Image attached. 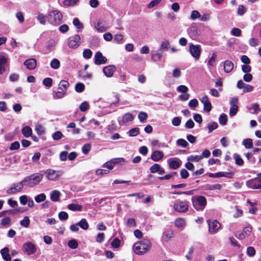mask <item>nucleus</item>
Segmentation results:
<instances>
[{
  "label": "nucleus",
  "mask_w": 261,
  "mask_h": 261,
  "mask_svg": "<svg viewBox=\"0 0 261 261\" xmlns=\"http://www.w3.org/2000/svg\"><path fill=\"white\" fill-rule=\"evenodd\" d=\"M95 61L94 63L96 65H100L105 64L107 62V58L102 56L101 53L98 51L95 54Z\"/></svg>",
  "instance_id": "obj_17"
},
{
  "label": "nucleus",
  "mask_w": 261,
  "mask_h": 261,
  "mask_svg": "<svg viewBox=\"0 0 261 261\" xmlns=\"http://www.w3.org/2000/svg\"><path fill=\"white\" fill-rule=\"evenodd\" d=\"M1 254L3 258L6 261H11V258L9 253V249L8 247H5L1 250Z\"/></svg>",
  "instance_id": "obj_24"
},
{
  "label": "nucleus",
  "mask_w": 261,
  "mask_h": 261,
  "mask_svg": "<svg viewBox=\"0 0 261 261\" xmlns=\"http://www.w3.org/2000/svg\"><path fill=\"white\" fill-rule=\"evenodd\" d=\"M69 84L66 81H61L59 84V89L62 90H65L66 92L67 88L69 87Z\"/></svg>",
  "instance_id": "obj_38"
},
{
  "label": "nucleus",
  "mask_w": 261,
  "mask_h": 261,
  "mask_svg": "<svg viewBox=\"0 0 261 261\" xmlns=\"http://www.w3.org/2000/svg\"><path fill=\"white\" fill-rule=\"evenodd\" d=\"M77 225L84 230H87L89 228V224L85 219H82L77 223Z\"/></svg>",
  "instance_id": "obj_31"
},
{
  "label": "nucleus",
  "mask_w": 261,
  "mask_h": 261,
  "mask_svg": "<svg viewBox=\"0 0 261 261\" xmlns=\"http://www.w3.org/2000/svg\"><path fill=\"white\" fill-rule=\"evenodd\" d=\"M30 220L28 216H25L23 219L20 221V224L22 226L28 228L29 226Z\"/></svg>",
  "instance_id": "obj_41"
},
{
  "label": "nucleus",
  "mask_w": 261,
  "mask_h": 261,
  "mask_svg": "<svg viewBox=\"0 0 261 261\" xmlns=\"http://www.w3.org/2000/svg\"><path fill=\"white\" fill-rule=\"evenodd\" d=\"M170 47V43L168 40H165L162 42L160 50L162 51L167 50Z\"/></svg>",
  "instance_id": "obj_36"
},
{
  "label": "nucleus",
  "mask_w": 261,
  "mask_h": 261,
  "mask_svg": "<svg viewBox=\"0 0 261 261\" xmlns=\"http://www.w3.org/2000/svg\"><path fill=\"white\" fill-rule=\"evenodd\" d=\"M114 166H115V164H114L113 159L105 163L103 165V167L107 168L109 169V170L113 169L114 168Z\"/></svg>",
  "instance_id": "obj_50"
},
{
  "label": "nucleus",
  "mask_w": 261,
  "mask_h": 261,
  "mask_svg": "<svg viewBox=\"0 0 261 261\" xmlns=\"http://www.w3.org/2000/svg\"><path fill=\"white\" fill-rule=\"evenodd\" d=\"M208 175L210 177H225L229 178H231L233 175V173L232 172H219L215 173H210Z\"/></svg>",
  "instance_id": "obj_16"
},
{
  "label": "nucleus",
  "mask_w": 261,
  "mask_h": 261,
  "mask_svg": "<svg viewBox=\"0 0 261 261\" xmlns=\"http://www.w3.org/2000/svg\"><path fill=\"white\" fill-rule=\"evenodd\" d=\"M35 130L39 135H42L45 133V129L44 127L39 124L35 126Z\"/></svg>",
  "instance_id": "obj_40"
},
{
  "label": "nucleus",
  "mask_w": 261,
  "mask_h": 261,
  "mask_svg": "<svg viewBox=\"0 0 261 261\" xmlns=\"http://www.w3.org/2000/svg\"><path fill=\"white\" fill-rule=\"evenodd\" d=\"M91 148V145L89 143L85 144L82 148V152L84 154H87L88 153Z\"/></svg>",
  "instance_id": "obj_51"
},
{
  "label": "nucleus",
  "mask_w": 261,
  "mask_h": 261,
  "mask_svg": "<svg viewBox=\"0 0 261 261\" xmlns=\"http://www.w3.org/2000/svg\"><path fill=\"white\" fill-rule=\"evenodd\" d=\"M164 157V153L162 151L156 150L153 151L151 155L150 158L154 162H158Z\"/></svg>",
  "instance_id": "obj_22"
},
{
  "label": "nucleus",
  "mask_w": 261,
  "mask_h": 261,
  "mask_svg": "<svg viewBox=\"0 0 261 261\" xmlns=\"http://www.w3.org/2000/svg\"><path fill=\"white\" fill-rule=\"evenodd\" d=\"M173 236V232L171 230H168L164 232L162 236V240L164 241L167 242L168 241L170 238H172Z\"/></svg>",
  "instance_id": "obj_32"
},
{
  "label": "nucleus",
  "mask_w": 261,
  "mask_h": 261,
  "mask_svg": "<svg viewBox=\"0 0 261 261\" xmlns=\"http://www.w3.org/2000/svg\"><path fill=\"white\" fill-rule=\"evenodd\" d=\"M8 57L7 55L0 54V74H3L6 70L8 66Z\"/></svg>",
  "instance_id": "obj_13"
},
{
  "label": "nucleus",
  "mask_w": 261,
  "mask_h": 261,
  "mask_svg": "<svg viewBox=\"0 0 261 261\" xmlns=\"http://www.w3.org/2000/svg\"><path fill=\"white\" fill-rule=\"evenodd\" d=\"M79 108L81 112H86L90 109V105L87 101H85L80 105Z\"/></svg>",
  "instance_id": "obj_37"
},
{
  "label": "nucleus",
  "mask_w": 261,
  "mask_h": 261,
  "mask_svg": "<svg viewBox=\"0 0 261 261\" xmlns=\"http://www.w3.org/2000/svg\"><path fill=\"white\" fill-rule=\"evenodd\" d=\"M116 70V67L114 65H109L103 68L104 74L108 77H111L113 75Z\"/></svg>",
  "instance_id": "obj_20"
},
{
  "label": "nucleus",
  "mask_w": 261,
  "mask_h": 261,
  "mask_svg": "<svg viewBox=\"0 0 261 261\" xmlns=\"http://www.w3.org/2000/svg\"><path fill=\"white\" fill-rule=\"evenodd\" d=\"M63 135L61 132L57 131L52 135V138L54 140H59L63 137Z\"/></svg>",
  "instance_id": "obj_52"
},
{
  "label": "nucleus",
  "mask_w": 261,
  "mask_h": 261,
  "mask_svg": "<svg viewBox=\"0 0 261 261\" xmlns=\"http://www.w3.org/2000/svg\"><path fill=\"white\" fill-rule=\"evenodd\" d=\"M24 186L22 181L12 185L11 187L7 190V193L10 195L14 194L20 192Z\"/></svg>",
  "instance_id": "obj_11"
},
{
  "label": "nucleus",
  "mask_w": 261,
  "mask_h": 261,
  "mask_svg": "<svg viewBox=\"0 0 261 261\" xmlns=\"http://www.w3.org/2000/svg\"><path fill=\"white\" fill-rule=\"evenodd\" d=\"M56 45V42L53 39L48 41L46 45V48L49 50H51Z\"/></svg>",
  "instance_id": "obj_53"
},
{
  "label": "nucleus",
  "mask_w": 261,
  "mask_h": 261,
  "mask_svg": "<svg viewBox=\"0 0 261 261\" xmlns=\"http://www.w3.org/2000/svg\"><path fill=\"white\" fill-rule=\"evenodd\" d=\"M176 90L178 92L185 93L188 91V88L185 85H180L177 87Z\"/></svg>",
  "instance_id": "obj_62"
},
{
  "label": "nucleus",
  "mask_w": 261,
  "mask_h": 261,
  "mask_svg": "<svg viewBox=\"0 0 261 261\" xmlns=\"http://www.w3.org/2000/svg\"><path fill=\"white\" fill-rule=\"evenodd\" d=\"M147 118V114L144 112H141L138 115V118L141 122H143Z\"/></svg>",
  "instance_id": "obj_63"
},
{
  "label": "nucleus",
  "mask_w": 261,
  "mask_h": 261,
  "mask_svg": "<svg viewBox=\"0 0 261 261\" xmlns=\"http://www.w3.org/2000/svg\"><path fill=\"white\" fill-rule=\"evenodd\" d=\"M246 186L252 189H261V178L256 177L246 181Z\"/></svg>",
  "instance_id": "obj_9"
},
{
  "label": "nucleus",
  "mask_w": 261,
  "mask_h": 261,
  "mask_svg": "<svg viewBox=\"0 0 261 261\" xmlns=\"http://www.w3.org/2000/svg\"><path fill=\"white\" fill-rule=\"evenodd\" d=\"M208 230L211 233H216L221 228L220 223L217 220H207Z\"/></svg>",
  "instance_id": "obj_12"
},
{
  "label": "nucleus",
  "mask_w": 261,
  "mask_h": 261,
  "mask_svg": "<svg viewBox=\"0 0 261 261\" xmlns=\"http://www.w3.org/2000/svg\"><path fill=\"white\" fill-rule=\"evenodd\" d=\"M242 143L246 148H251L253 147L252 140L250 138L244 139Z\"/></svg>",
  "instance_id": "obj_34"
},
{
  "label": "nucleus",
  "mask_w": 261,
  "mask_h": 261,
  "mask_svg": "<svg viewBox=\"0 0 261 261\" xmlns=\"http://www.w3.org/2000/svg\"><path fill=\"white\" fill-rule=\"evenodd\" d=\"M63 16L58 10L50 11L48 15V20L49 23L54 25H60L62 22Z\"/></svg>",
  "instance_id": "obj_3"
},
{
  "label": "nucleus",
  "mask_w": 261,
  "mask_h": 261,
  "mask_svg": "<svg viewBox=\"0 0 261 261\" xmlns=\"http://www.w3.org/2000/svg\"><path fill=\"white\" fill-rule=\"evenodd\" d=\"M94 28L98 32L100 33L104 32L109 29L104 22L100 20L97 21L94 23Z\"/></svg>",
  "instance_id": "obj_19"
},
{
  "label": "nucleus",
  "mask_w": 261,
  "mask_h": 261,
  "mask_svg": "<svg viewBox=\"0 0 261 261\" xmlns=\"http://www.w3.org/2000/svg\"><path fill=\"white\" fill-rule=\"evenodd\" d=\"M202 159V157L200 155H190L187 158V160L189 162H199Z\"/></svg>",
  "instance_id": "obj_39"
},
{
  "label": "nucleus",
  "mask_w": 261,
  "mask_h": 261,
  "mask_svg": "<svg viewBox=\"0 0 261 261\" xmlns=\"http://www.w3.org/2000/svg\"><path fill=\"white\" fill-rule=\"evenodd\" d=\"M43 177L42 174L36 173L25 177L22 181L25 186L33 187L40 183L42 180Z\"/></svg>",
  "instance_id": "obj_1"
},
{
  "label": "nucleus",
  "mask_w": 261,
  "mask_h": 261,
  "mask_svg": "<svg viewBox=\"0 0 261 261\" xmlns=\"http://www.w3.org/2000/svg\"><path fill=\"white\" fill-rule=\"evenodd\" d=\"M219 123L222 125H224L226 124L227 121V116L225 114H222L220 115L219 119Z\"/></svg>",
  "instance_id": "obj_48"
},
{
  "label": "nucleus",
  "mask_w": 261,
  "mask_h": 261,
  "mask_svg": "<svg viewBox=\"0 0 261 261\" xmlns=\"http://www.w3.org/2000/svg\"><path fill=\"white\" fill-rule=\"evenodd\" d=\"M139 132H140L139 128L138 127H136V128H132L131 129H130L129 130V132H128V134L129 136L130 137H135L139 134Z\"/></svg>",
  "instance_id": "obj_46"
},
{
  "label": "nucleus",
  "mask_w": 261,
  "mask_h": 261,
  "mask_svg": "<svg viewBox=\"0 0 261 261\" xmlns=\"http://www.w3.org/2000/svg\"><path fill=\"white\" fill-rule=\"evenodd\" d=\"M21 132L23 135L26 138L30 137L32 134V129L29 126H25L23 127L21 129Z\"/></svg>",
  "instance_id": "obj_28"
},
{
  "label": "nucleus",
  "mask_w": 261,
  "mask_h": 261,
  "mask_svg": "<svg viewBox=\"0 0 261 261\" xmlns=\"http://www.w3.org/2000/svg\"><path fill=\"white\" fill-rule=\"evenodd\" d=\"M216 58V56L214 53L212 54L211 57L208 58L207 60V65L209 68H210L211 67L214 66V63L215 62Z\"/></svg>",
  "instance_id": "obj_33"
},
{
  "label": "nucleus",
  "mask_w": 261,
  "mask_h": 261,
  "mask_svg": "<svg viewBox=\"0 0 261 261\" xmlns=\"http://www.w3.org/2000/svg\"><path fill=\"white\" fill-rule=\"evenodd\" d=\"M181 123V119L179 117H175L172 120V124L173 125L177 126Z\"/></svg>",
  "instance_id": "obj_64"
},
{
  "label": "nucleus",
  "mask_w": 261,
  "mask_h": 261,
  "mask_svg": "<svg viewBox=\"0 0 261 261\" xmlns=\"http://www.w3.org/2000/svg\"><path fill=\"white\" fill-rule=\"evenodd\" d=\"M44 174L48 180L57 181L62 175L63 172L61 171H56L49 169L45 171Z\"/></svg>",
  "instance_id": "obj_6"
},
{
  "label": "nucleus",
  "mask_w": 261,
  "mask_h": 261,
  "mask_svg": "<svg viewBox=\"0 0 261 261\" xmlns=\"http://www.w3.org/2000/svg\"><path fill=\"white\" fill-rule=\"evenodd\" d=\"M68 208L72 211H81L82 206L78 204L71 203L68 205Z\"/></svg>",
  "instance_id": "obj_30"
},
{
  "label": "nucleus",
  "mask_w": 261,
  "mask_h": 261,
  "mask_svg": "<svg viewBox=\"0 0 261 261\" xmlns=\"http://www.w3.org/2000/svg\"><path fill=\"white\" fill-rule=\"evenodd\" d=\"M46 195L44 193H41L36 197H35V200L37 203H40L41 202L44 201L46 199Z\"/></svg>",
  "instance_id": "obj_43"
},
{
  "label": "nucleus",
  "mask_w": 261,
  "mask_h": 261,
  "mask_svg": "<svg viewBox=\"0 0 261 261\" xmlns=\"http://www.w3.org/2000/svg\"><path fill=\"white\" fill-rule=\"evenodd\" d=\"M189 52L191 55L196 60H198L199 59L201 53V46L199 44H189Z\"/></svg>",
  "instance_id": "obj_7"
},
{
  "label": "nucleus",
  "mask_w": 261,
  "mask_h": 261,
  "mask_svg": "<svg viewBox=\"0 0 261 261\" xmlns=\"http://www.w3.org/2000/svg\"><path fill=\"white\" fill-rule=\"evenodd\" d=\"M43 84L47 87H50L53 84V80L50 77L45 78L43 81Z\"/></svg>",
  "instance_id": "obj_57"
},
{
  "label": "nucleus",
  "mask_w": 261,
  "mask_h": 261,
  "mask_svg": "<svg viewBox=\"0 0 261 261\" xmlns=\"http://www.w3.org/2000/svg\"><path fill=\"white\" fill-rule=\"evenodd\" d=\"M151 244L149 241L143 240L135 244L133 246L134 252L138 255H141L149 250Z\"/></svg>",
  "instance_id": "obj_2"
},
{
  "label": "nucleus",
  "mask_w": 261,
  "mask_h": 261,
  "mask_svg": "<svg viewBox=\"0 0 261 261\" xmlns=\"http://www.w3.org/2000/svg\"><path fill=\"white\" fill-rule=\"evenodd\" d=\"M176 144L178 146H182L183 147H186L188 145V143L185 140L182 139L177 140Z\"/></svg>",
  "instance_id": "obj_59"
},
{
  "label": "nucleus",
  "mask_w": 261,
  "mask_h": 261,
  "mask_svg": "<svg viewBox=\"0 0 261 261\" xmlns=\"http://www.w3.org/2000/svg\"><path fill=\"white\" fill-rule=\"evenodd\" d=\"M22 250L27 254L31 255L36 252L37 248L34 244L28 242L23 245Z\"/></svg>",
  "instance_id": "obj_10"
},
{
  "label": "nucleus",
  "mask_w": 261,
  "mask_h": 261,
  "mask_svg": "<svg viewBox=\"0 0 261 261\" xmlns=\"http://www.w3.org/2000/svg\"><path fill=\"white\" fill-rule=\"evenodd\" d=\"M75 89L77 92H82L85 89V85L83 83H79L75 85Z\"/></svg>",
  "instance_id": "obj_54"
},
{
  "label": "nucleus",
  "mask_w": 261,
  "mask_h": 261,
  "mask_svg": "<svg viewBox=\"0 0 261 261\" xmlns=\"http://www.w3.org/2000/svg\"><path fill=\"white\" fill-rule=\"evenodd\" d=\"M50 65L53 69H58L60 66V62L58 59H54L51 60Z\"/></svg>",
  "instance_id": "obj_35"
},
{
  "label": "nucleus",
  "mask_w": 261,
  "mask_h": 261,
  "mask_svg": "<svg viewBox=\"0 0 261 261\" xmlns=\"http://www.w3.org/2000/svg\"><path fill=\"white\" fill-rule=\"evenodd\" d=\"M60 196L61 193L60 191L55 190L50 192V198L51 201L54 202H57L59 201Z\"/></svg>",
  "instance_id": "obj_27"
},
{
  "label": "nucleus",
  "mask_w": 261,
  "mask_h": 261,
  "mask_svg": "<svg viewBox=\"0 0 261 261\" xmlns=\"http://www.w3.org/2000/svg\"><path fill=\"white\" fill-rule=\"evenodd\" d=\"M207 189L210 190H220L222 188V185L220 184L207 185Z\"/></svg>",
  "instance_id": "obj_45"
},
{
  "label": "nucleus",
  "mask_w": 261,
  "mask_h": 261,
  "mask_svg": "<svg viewBox=\"0 0 261 261\" xmlns=\"http://www.w3.org/2000/svg\"><path fill=\"white\" fill-rule=\"evenodd\" d=\"M162 54L158 51H153L152 53V59L154 61H157L161 60Z\"/></svg>",
  "instance_id": "obj_44"
},
{
  "label": "nucleus",
  "mask_w": 261,
  "mask_h": 261,
  "mask_svg": "<svg viewBox=\"0 0 261 261\" xmlns=\"http://www.w3.org/2000/svg\"><path fill=\"white\" fill-rule=\"evenodd\" d=\"M167 163L170 168L172 169H177L181 165V160L177 158H172L168 160Z\"/></svg>",
  "instance_id": "obj_14"
},
{
  "label": "nucleus",
  "mask_w": 261,
  "mask_h": 261,
  "mask_svg": "<svg viewBox=\"0 0 261 261\" xmlns=\"http://www.w3.org/2000/svg\"><path fill=\"white\" fill-rule=\"evenodd\" d=\"M175 226L180 230H183L186 226L185 220L181 218H178L175 220Z\"/></svg>",
  "instance_id": "obj_26"
},
{
  "label": "nucleus",
  "mask_w": 261,
  "mask_h": 261,
  "mask_svg": "<svg viewBox=\"0 0 261 261\" xmlns=\"http://www.w3.org/2000/svg\"><path fill=\"white\" fill-rule=\"evenodd\" d=\"M92 55V51L89 49H85L83 51V57L86 59H89L91 58Z\"/></svg>",
  "instance_id": "obj_49"
},
{
  "label": "nucleus",
  "mask_w": 261,
  "mask_h": 261,
  "mask_svg": "<svg viewBox=\"0 0 261 261\" xmlns=\"http://www.w3.org/2000/svg\"><path fill=\"white\" fill-rule=\"evenodd\" d=\"M120 241L118 238H115L111 243L112 246L114 248H118L120 246Z\"/></svg>",
  "instance_id": "obj_61"
},
{
  "label": "nucleus",
  "mask_w": 261,
  "mask_h": 261,
  "mask_svg": "<svg viewBox=\"0 0 261 261\" xmlns=\"http://www.w3.org/2000/svg\"><path fill=\"white\" fill-rule=\"evenodd\" d=\"M223 68L226 73H229L233 69V63L229 60H226L223 63Z\"/></svg>",
  "instance_id": "obj_25"
},
{
  "label": "nucleus",
  "mask_w": 261,
  "mask_h": 261,
  "mask_svg": "<svg viewBox=\"0 0 261 261\" xmlns=\"http://www.w3.org/2000/svg\"><path fill=\"white\" fill-rule=\"evenodd\" d=\"M134 119V116L131 113H127L125 114L121 118H119L118 122L120 125H122L133 121Z\"/></svg>",
  "instance_id": "obj_15"
},
{
  "label": "nucleus",
  "mask_w": 261,
  "mask_h": 261,
  "mask_svg": "<svg viewBox=\"0 0 261 261\" xmlns=\"http://www.w3.org/2000/svg\"><path fill=\"white\" fill-rule=\"evenodd\" d=\"M66 92L65 90H62L61 91H57L55 93L54 95V98L56 99H59L63 97L66 94Z\"/></svg>",
  "instance_id": "obj_47"
},
{
  "label": "nucleus",
  "mask_w": 261,
  "mask_h": 261,
  "mask_svg": "<svg viewBox=\"0 0 261 261\" xmlns=\"http://www.w3.org/2000/svg\"><path fill=\"white\" fill-rule=\"evenodd\" d=\"M150 171L152 173H158L160 175H163L165 173L164 169L158 164H154L151 166L150 168Z\"/></svg>",
  "instance_id": "obj_21"
},
{
  "label": "nucleus",
  "mask_w": 261,
  "mask_h": 261,
  "mask_svg": "<svg viewBox=\"0 0 261 261\" xmlns=\"http://www.w3.org/2000/svg\"><path fill=\"white\" fill-rule=\"evenodd\" d=\"M200 101L203 104L204 111L209 112L212 109V105L211 102L209 101L208 96L207 95H204L200 99Z\"/></svg>",
  "instance_id": "obj_18"
},
{
  "label": "nucleus",
  "mask_w": 261,
  "mask_h": 261,
  "mask_svg": "<svg viewBox=\"0 0 261 261\" xmlns=\"http://www.w3.org/2000/svg\"><path fill=\"white\" fill-rule=\"evenodd\" d=\"M81 43V38L78 35H75L69 38L68 45L71 48H77Z\"/></svg>",
  "instance_id": "obj_8"
},
{
  "label": "nucleus",
  "mask_w": 261,
  "mask_h": 261,
  "mask_svg": "<svg viewBox=\"0 0 261 261\" xmlns=\"http://www.w3.org/2000/svg\"><path fill=\"white\" fill-rule=\"evenodd\" d=\"M24 65L28 69L33 70L36 68L37 65L36 60L33 58L27 60L24 62Z\"/></svg>",
  "instance_id": "obj_23"
},
{
  "label": "nucleus",
  "mask_w": 261,
  "mask_h": 261,
  "mask_svg": "<svg viewBox=\"0 0 261 261\" xmlns=\"http://www.w3.org/2000/svg\"><path fill=\"white\" fill-rule=\"evenodd\" d=\"M233 157L235 160V163L236 164L239 166H241L243 164L244 161L240 155L237 153H234L233 155Z\"/></svg>",
  "instance_id": "obj_42"
},
{
  "label": "nucleus",
  "mask_w": 261,
  "mask_h": 261,
  "mask_svg": "<svg viewBox=\"0 0 261 261\" xmlns=\"http://www.w3.org/2000/svg\"><path fill=\"white\" fill-rule=\"evenodd\" d=\"M231 34L234 36L239 37L241 35V30L239 28H233L231 31Z\"/></svg>",
  "instance_id": "obj_60"
},
{
  "label": "nucleus",
  "mask_w": 261,
  "mask_h": 261,
  "mask_svg": "<svg viewBox=\"0 0 261 261\" xmlns=\"http://www.w3.org/2000/svg\"><path fill=\"white\" fill-rule=\"evenodd\" d=\"M238 111V106H231L229 110V115L232 117L236 115Z\"/></svg>",
  "instance_id": "obj_56"
},
{
  "label": "nucleus",
  "mask_w": 261,
  "mask_h": 261,
  "mask_svg": "<svg viewBox=\"0 0 261 261\" xmlns=\"http://www.w3.org/2000/svg\"><path fill=\"white\" fill-rule=\"evenodd\" d=\"M73 24L76 28L77 32L82 31L84 28L83 24L81 23L77 18L73 19Z\"/></svg>",
  "instance_id": "obj_29"
},
{
  "label": "nucleus",
  "mask_w": 261,
  "mask_h": 261,
  "mask_svg": "<svg viewBox=\"0 0 261 261\" xmlns=\"http://www.w3.org/2000/svg\"><path fill=\"white\" fill-rule=\"evenodd\" d=\"M68 246L71 249H75L78 246V243L75 240H71L68 242Z\"/></svg>",
  "instance_id": "obj_55"
},
{
  "label": "nucleus",
  "mask_w": 261,
  "mask_h": 261,
  "mask_svg": "<svg viewBox=\"0 0 261 261\" xmlns=\"http://www.w3.org/2000/svg\"><path fill=\"white\" fill-rule=\"evenodd\" d=\"M192 202L194 207L197 211H202L206 204V198L202 196H193Z\"/></svg>",
  "instance_id": "obj_5"
},
{
  "label": "nucleus",
  "mask_w": 261,
  "mask_h": 261,
  "mask_svg": "<svg viewBox=\"0 0 261 261\" xmlns=\"http://www.w3.org/2000/svg\"><path fill=\"white\" fill-rule=\"evenodd\" d=\"M173 210L178 213H184L189 209V202L177 199L171 205Z\"/></svg>",
  "instance_id": "obj_4"
},
{
  "label": "nucleus",
  "mask_w": 261,
  "mask_h": 261,
  "mask_svg": "<svg viewBox=\"0 0 261 261\" xmlns=\"http://www.w3.org/2000/svg\"><path fill=\"white\" fill-rule=\"evenodd\" d=\"M200 17V14L198 11H197L196 10H193L192 11L191 16H190L191 19L192 20H195L197 18H199Z\"/></svg>",
  "instance_id": "obj_58"
}]
</instances>
